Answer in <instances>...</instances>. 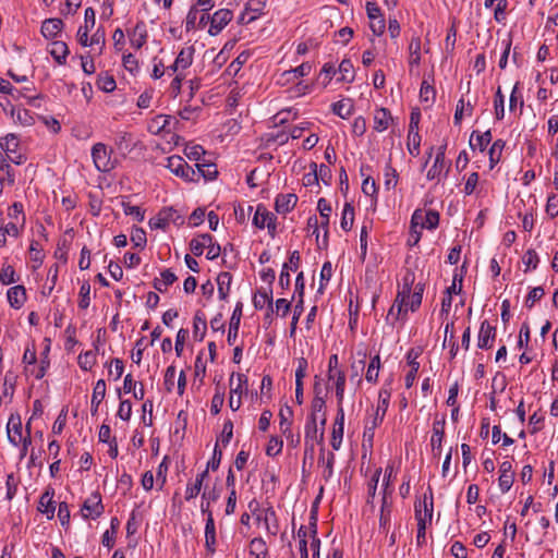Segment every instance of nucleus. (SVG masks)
Returning <instances> with one entry per match:
<instances>
[{"mask_svg": "<svg viewBox=\"0 0 558 558\" xmlns=\"http://www.w3.org/2000/svg\"><path fill=\"white\" fill-rule=\"evenodd\" d=\"M413 282H414V275L408 272L403 277L402 288L398 291L396 300L389 310L387 319H389L390 317H393V320H398L402 314H405L408 312L407 300L412 290Z\"/></svg>", "mask_w": 558, "mask_h": 558, "instance_id": "f257e3e1", "label": "nucleus"}, {"mask_svg": "<svg viewBox=\"0 0 558 558\" xmlns=\"http://www.w3.org/2000/svg\"><path fill=\"white\" fill-rule=\"evenodd\" d=\"M167 168L186 181L196 182V171L182 157L173 155L167 159Z\"/></svg>", "mask_w": 558, "mask_h": 558, "instance_id": "f03ea898", "label": "nucleus"}, {"mask_svg": "<svg viewBox=\"0 0 558 558\" xmlns=\"http://www.w3.org/2000/svg\"><path fill=\"white\" fill-rule=\"evenodd\" d=\"M92 157L96 168L99 171L108 172L113 169V163L110 159V154L107 150V147L102 143H97L93 146Z\"/></svg>", "mask_w": 558, "mask_h": 558, "instance_id": "7ed1b4c3", "label": "nucleus"}, {"mask_svg": "<svg viewBox=\"0 0 558 558\" xmlns=\"http://www.w3.org/2000/svg\"><path fill=\"white\" fill-rule=\"evenodd\" d=\"M82 515L84 519H97L104 512V505L99 493H94L82 506Z\"/></svg>", "mask_w": 558, "mask_h": 558, "instance_id": "20e7f679", "label": "nucleus"}, {"mask_svg": "<svg viewBox=\"0 0 558 558\" xmlns=\"http://www.w3.org/2000/svg\"><path fill=\"white\" fill-rule=\"evenodd\" d=\"M232 17L233 13L228 9L216 11L213 16H210V27L208 29L209 35H218L229 24Z\"/></svg>", "mask_w": 558, "mask_h": 558, "instance_id": "39448f33", "label": "nucleus"}, {"mask_svg": "<svg viewBox=\"0 0 558 558\" xmlns=\"http://www.w3.org/2000/svg\"><path fill=\"white\" fill-rule=\"evenodd\" d=\"M85 25L81 26L77 31V40L78 43L87 47L88 46V32L89 28L95 26L96 14L93 8H87L84 13Z\"/></svg>", "mask_w": 558, "mask_h": 558, "instance_id": "423d86ee", "label": "nucleus"}, {"mask_svg": "<svg viewBox=\"0 0 558 558\" xmlns=\"http://www.w3.org/2000/svg\"><path fill=\"white\" fill-rule=\"evenodd\" d=\"M324 441V428H318L316 417H307L305 424V436L304 442H316L323 445Z\"/></svg>", "mask_w": 558, "mask_h": 558, "instance_id": "0eeeda50", "label": "nucleus"}, {"mask_svg": "<svg viewBox=\"0 0 558 558\" xmlns=\"http://www.w3.org/2000/svg\"><path fill=\"white\" fill-rule=\"evenodd\" d=\"M317 209L322 217L320 227L325 230L323 245L318 244L320 248H326L328 245V226H329V217L331 214V206L325 198H319L317 202Z\"/></svg>", "mask_w": 558, "mask_h": 558, "instance_id": "6e6552de", "label": "nucleus"}, {"mask_svg": "<svg viewBox=\"0 0 558 558\" xmlns=\"http://www.w3.org/2000/svg\"><path fill=\"white\" fill-rule=\"evenodd\" d=\"M496 337V328L490 326L487 320L482 322L478 332V348L489 349Z\"/></svg>", "mask_w": 558, "mask_h": 558, "instance_id": "1a4fd4ad", "label": "nucleus"}, {"mask_svg": "<svg viewBox=\"0 0 558 558\" xmlns=\"http://www.w3.org/2000/svg\"><path fill=\"white\" fill-rule=\"evenodd\" d=\"M445 418L442 417L439 421H435L433 424V435L430 439L432 451L434 456H440L441 453V442L445 436Z\"/></svg>", "mask_w": 558, "mask_h": 558, "instance_id": "9d476101", "label": "nucleus"}, {"mask_svg": "<svg viewBox=\"0 0 558 558\" xmlns=\"http://www.w3.org/2000/svg\"><path fill=\"white\" fill-rule=\"evenodd\" d=\"M63 25L61 19H47L43 22L40 32L45 38L53 39L61 33Z\"/></svg>", "mask_w": 558, "mask_h": 558, "instance_id": "9b49d317", "label": "nucleus"}, {"mask_svg": "<svg viewBox=\"0 0 558 558\" xmlns=\"http://www.w3.org/2000/svg\"><path fill=\"white\" fill-rule=\"evenodd\" d=\"M242 307H243L242 303L239 302L235 305V308L233 310L232 316L230 318L229 331H228V338H227L228 343L230 345L233 344V342L235 341V339L238 337L240 322H241V317H242Z\"/></svg>", "mask_w": 558, "mask_h": 558, "instance_id": "f8f14e48", "label": "nucleus"}, {"mask_svg": "<svg viewBox=\"0 0 558 558\" xmlns=\"http://www.w3.org/2000/svg\"><path fill=\"white\" fill-rule=\"evenodd\" d=\"M296 203L298 196L295 194H279L276 197L275 209L279 214H287L295 207Z\"/></svg>", "mask_w": 558, "mask_h": 558, "instance_id": "ddd939ff", "label": "nucleus"}, {"mask_svg": "<svg viewBox=\"0 0 558 558\" xmlns=\"http://www.w3.org/2000/svg\"><path fill=\"white\" fill-rule=\"evenodd\" d=\"M8 301L14 308H20L26 301V290L23 286H14L7 292Z\"/></svg>", "mask_w": 558, "mask_h": 558, "instance_id": "4468645a", "label": "nucleus"}, {"mask_svg": "<svg viewBox=\"0 0 558 558\" xmlns=\"http://www.w3.org/2000/svg\"><path fill=\"white\" fill-rule=\"evenodd\" d=\"M205 546L207 550L211 554L216 550V529L215 521L213 518V513H209V517L206 519L205 525Z\"/></svg>", "mask_w": 558, "mask_h": 558, "instance_id": "2eb2a0df", "label": "nucleus"}, {"mask_svg": "<svg viewBox=\"0 0 558 558\" xmlns=\"http://www.w3.org/2000/svg\"><path fill=\"white\" fill-rule=\"evenodd\" d=\"M417 356L418 354L415 353L413 349H411L407 355L410 366V372L405 376V387L408 389L412 387L420 368V363L416 361Z\"/></svg>", "mask_w": 558, "mask_h": 558, "instance_id": "dca6fc26", "label": "nucleus"}, {"mask_svg": "<svg viewBox=\"0 0 558 558\" xmlns=\"http://www.w3.org/2000/svg\"><path fill=\"white\" fill-rule=\"evenodd\" d=\"M391 120L390 111L386 108H379L374 116V129L377 132H383L388 129Z\"/></svg>", "mask_w": 558, "mask_h": 558, "instance_id": "f3484780", "label": "nucleus"}, {"mask_svg": "<svg viewBox=\"0 0 558 558\" xmlns=\"http://www.w3.org/2000/svg\"><path fill=\"white\" fill-rule=\"evenodd\" d=\"M8 438L9 441L14 446H17L19 441L23 438L22 423L20 417H17L16 421L13 416L10 417L8 423Z\"/></svg>", "mask_w": 558, "mask_h": 558, "instance_id": "a211bd4d", "label": "nucleus"}, {"mask_svg": "<svg viewBox=\"0 0 558 558\" xmlns=\"http://www.w3.org/2000/svg\"><path fill=\"white\" fill-rule=\"evenodd\" d=\"M415 510V519L417 523L420 520H423L426 523V520H432L433 515V498L430 497V502L427 504L426 498L423 501H418L414 506Z\"/></svg>", "mask_w": 558, "mask_h": 558, "instance_id": "6ab92c4d", "label": "nucleus"}, {"mask_svg": "<svg viewBox=\"0 0 558 558\" xmlns=\"http://www.w3.org/2000/svg\"><path fill=\"white\" fill-rule=\"evenodd\" d=\"M211 241L213 236L209 233L201 234L190 242V250L195 256H201L204 248L211 244Z\"/></svg>", "mask_w": 558, "mask_h": 558, "instance_id": "aec40b11", "label": "nucleus"}, {"mask_svg": "<svg viewBox=\"0 0 558 558\" xmlns=\"http://www.w3.org/2000/svg\"><path fill=\"white\" fill-rule=\"evenodd\" d=\"M195 167L196 181H198L201 177H203L205 180H214L218 174L217 166L215 163L197 162L195 163Z\"/></svg>", "mask_w": 558, "mask_h": 558, "instance_id": "412c9836", "label": "nucleus"}, {"mask_svg": "<svg viewBox=\"0 0 558 558\" xmlns=\"http://www.w3.org/2000/svg\"><path fill=\"white\" fill-rule=\"evenodd\" d=\"M105 396H106V381L104 379H99L94 387L92 401H90V405H92L90 410H92L93 415L97 412L98 407L102 402Z\"/></svg>", "mask_w": 558, "mask_h": 558, "instance_id": "4be33fe9", "label": "nucleus"}, {"mask_svg": "<svg viewBox=\"0 0 558 558\" xmlns=\"http://www.w3.org/2000/svg\"><path fill=\"white\" fill-rule=\"evenodd\" d=\"M147 33L145 29V25L143 22H140L136 24V26L133 28L132 34L130 35V41L132 47L135 49H141L144 44L146 43Z\"/></svg>", "mask_w": 558, "mask_h": 558, "instance_id": "5701e85b", "label": "nucleus"}, {"mask_svg": "<svg viewBox=\"0 0 558 558\" xmlns=\"http://www.w3.org/2000/svg\"><path fill=\"white\" fill-rule=\"evenodd\" d=\"M492 141V132L490 130H487L483 134H480L477 131H473L471 138H470V147L472 149H475L476 147L480 148L481 151H484L486 146Z\"/></svg>", "mask_w": 558, "mask_h": 558, "instance_id": "b1692460", "label": "nucleus"}, {"mask_svg": "<svg viewBox=\"0 0 558 558\" xmlns=\"http://www.w3.org/2000/svg\"><path fill=\"white\" fill-rule=\"evenodd\" d=\"M52 498L53 490L51 493L49 490H46L39 499L38 510L43 513H46L48 519L53 518L56 510L54 501L52 500Z\"/></svg>", "mask_w": 558, "mask_h": 558, "instance_id": "393cba45", "label": "nucleus"}, {"mask_svg": "<svg viewBox=\"0 0 558 558\" xmlns=\"http://www.w3.org/2000/svg\"><path fill=\"white\" fill-rule=\"evenodd\" d=\"M232 276L228 271H222L217 277L218 294L220 300H226L230 292Z\"/></svg>", "mask_w": 558, "mask_h": 558, "instance_id": "a878e982", "label": "nucleus"}, {"mask_svg": "<svg viewBox=\"0 0 558 558\" xmlns=\"http://www.w3.org/2000/svg\"><path fill=\"white\" fill-rule=\"evenodd\" d=\"M195 49L193 46L181 49L174 61V68L187 69L193 62Z\"/></svg>", "mask_w": 558, "mask_h": 558, "instance_id": "bb28decb", "label": "nucleus"}, {"mask_svg": "<svg viewBox=\"0 0 558 558\" xmlns=\"http://www.w3.org/2000/svg\"><path fill=\"white\" fill-rule=\"evenodd\" d=\"M50 54L59 64H64L69 54L68 45L60 40L53 41L51 44Z\"/></svg>", "mask_w": 558, "mask_h": 558, "instance_id": "cd10ccee", "label": "nucleus"}, {"mask_svg": "<svg viewBox=\"0 0 558 558\" xmlns=\"http://www.w3.org/2000/svg\"><path fill=\"white\" fill-rule=\"evenodd\" d=\"M293 415V410L290 407H286V409H281L279 412V418H280V429L283 435L287 437L292 436L291 432V424L292 421L290 420Z\"/></svg>", "mask_w": 558, "mask_h": 558, "instance_id": "c85d7f7f", "label": "nucleus"}, {"mask_svg": "<svg viewBox=\"0 0 558 558\" xmlns=\"http://www.w3.org/2000/svg\"><path fill=\"white\" fill-rule=\"evenodd\" d=\"M253 304L256 310H262L266 304H268V308L271 310L272 305V290L268 291H258L253 298Z\"/></svg>", "mask_w": 558, "mask_h": 558, "instance_id": "c756f323", "label": "nucleus"}, {"mask_svg": "<svg viewBox=\"0 0 558 558\" xmlns=\"http://www.w3.org/2000/svg\"><path fill=\"white\" fill-rule=\"evenodd\" d=\"M250 554L255 558H265L268 554L267 545L260 537H255L250 543Z\"/></svg>", "mask_w": 558, "mask_h": 558, "instance_id": "7c9ffc66", "label": "nucleus"}, {"mask_svg": "<svg viewBox=\"0 0 558 558\" xmlns=\"http://www.w3.org/2000/svg\"><path fill=\"white\" fill-rule=\"evenodd\" d=\"M505 142L502 140H497L494 142L492 147L489 148V168L493 169L499 161L501 157L502 149L505 147Z\"/></svg>", "mask_w": 558, "mask_h": 558, "instance_id": "2f4dec72", "label": "nucleus"}, {"mask_svg": "<svg viewBox=\"0 0 558 558\" xmlns=\"http://www.w3.org/2000/svg\"><path fill=\"white\" fill-rule=\"evenodd\" d=\"M332 112L342 119L350 117L353 112L351 100H340L332 104Z\"/></svg>", "mask_w": 558, "mask_h": 558, "instance_id": "473e14b6", "label": "nucleus"}, {"mask_svg": "<svg viewBox=\"0 0 558 558\" xmlns=\"http://www.w3.org/2000/svg\"><path fill=\"white\" fill-rule=\"evenodd\" d=\"M354 221V208L350 203H345L342 211L340 226L344 231L351 230Z\"/></svg>", "mask_w": 558, "mask_h": 558, "instance_id": "72a5a7b5", "label": "nucleus"}, {"mask_svg": "<svg viewBox=\"0 0 558 558\" xmlns=\"http://www.w3.org/2000/svg\"><path fill=\"white\" fill-rule=\"evenodd\" d=\"M391 505L387 501L386 494L383 496V504L380 508L379 527L387 531L390 524Z\"/></svg>", "mask_w": 558, "mask_h": 558, "instance_id": "f704fd0d", "label": "nucleus"}, {"mask_svg": "<svg viewBox=\"0 0 558 558\" xmlns=\"http://www.w3.org/2000/svg\"><path fill=\"white\" fill-rule=\"evenodd\" d=\"M410 50V60L409 63L411 66L418 65L421 61V39L420 37H414L411 39L409 45Z\"/></svg>", "mask_w": 558, "mask_h": 558, "instance_id": "c9c22d12", "label": "nucleus"}, {"mask_svg": "<svg viewBox=\"0 0 558 558\" xmlns=\"http://www.w3.org/2000/svg\"><path fill=\"white\" fill-rule=\"evenodd\" d=\"M219 498V493L214 488L210 492H204L202 494L201 510L209 517L213 513L210 510V504Z\"/></svg>", "mask_w": 558, "mask_h": 558, "instance_id": "e433bc0d", "label": "nucleus"}, {"mask_svg": "<svg viewBox=\"0 0 558 558\" xmlns=\"http://www.w3.org/2000/svg\"><path fill=\"white\" fill-rule=\"evenodd\" d=\"M0 147L8 154H16V149L19 147L17 137L10 133L5 135L3 138H0Z\"/></svg>", "mask_w": 558, "mask_h": 558, "instance_id": "4c0bfd02", "label": "nucleus"}, {"mask_svg": "<svg viewBox=\"0 0 558 558\" xmlns=\"http://www.w3.org/2000/svg\"><path fill=\"white\" fill-rule=\"evenodd\" d=\"M420 98L424 102L433 104L436 98V89L433 85L428 83L427 80H423L421 89H420Z\"/></svg>", "mask_w": 558, "mask_h": 558, "instance_id": "58836bf2", "label": "nucleus"}, {"mask_svg": "<svg viewBox=\"0 0 558 558\" xmlns=\"http://www.w3.org/2000/svg\"><path fill=\"white\" fill-rule=\"evenodd\" d=\"M339 72L341 74L340 80L343 82L351 83L354 80V68L349 59H343L339 65Z\"/></svg>", "mask_w": 558, "mask_h": 558, "instance_id": "ea45409f", "label": "nucleus"}, {"mask_svg": "<svg viewBox=\"0 0 558 558\" xmlns=\"http://www.w3.org/2000/svg\"><path fill=\"white\" fill-rule=\"evenodd\" d=\"M423 291V286L421 283H417L414 288V291L412 293L410 292L408 298L410 299V303H408V305L410 306V310L412 312H415L420 307L422 303Z\"/></svg>", "mask_w": 558, "mask_h": 558, "instance_id": "a19ab883", "label": "nucleus"}, {"mask_svg": "<svg viewBox=\"0 0 558 558\" xmlns=\"http://www.w3.org/2000/svg\"><path fill=\"white\" fill-rule=\"evenodd\" d=\"M267 217H269V211L264 205L259 204L256 207V211L253 217V225L258 229H264L266 226Z\"/></svg>", "mask_w": 558, "mask_h": 558, "instance_id": "79ce46f5", "label": "nucleus"}, {"mask_svg": "<svg viewBox=\"0 0 558 558\" xmlns=\"http://www.w3.org/2000/svg\"><path fill=\"white\" fill-rule=\"evenodd\" d=\"M421 135L418 131H409L408 134V148L412 156L420 154Z\"/></svg>", "mask_w": 558, "mask_h": 558, "instance_id": "37998d69", "label": "nucleus"}, {"mask_svg": "<svg viewBox=\"0 0 558 558\" xmlns=\"http://www.w3.org/2000/svg\"><path fill=\"white\" fill-rule=\"evenodd\" d=\"M194 338L198 341H203L204 340V337H205V333H206V329H207V324H206V319L205 318H202L198 313H196L195 317H194Z\"/></svg>", "mask_w": 558, "mask_h": 558, "instance_id": "c03bdc74", "label": "nucleus"}, {"mask_svg": "<svg viewBox=\"0 0 558 558\" xmlns=\"http://www.w3.org/2000/svg\"><path fill=\"white\" fill-rule=\"evenodd\" d=\"M379 367H380V357H379V355H375L374 357H372V360L368 364V367H367V372H366V376H365L367 381L375 383L377 380Z\"/></svg>", "mask_w": 558, "mask_h": 558, "instance_id": "a18cd8bd", "label": "nucleus"}, {"mask_svg": "<svg viewBox=\"0 0 558 558\" xmlns=\"http://www.w3.org/2000/svg\"><path fill=\"white\" fill-rule=\"evenodd\" d=\"M78 365L83 371H89L96 363V353L92 350L78 355Z\"/></svg>", "mask_w": 558, "mask_h": 558, "instance_id": "49530a36", "label": "nucleus"}, {"mask_svg": "<svg viewBox=\"0 0 558 558\" xmlns=\"http://www.w3.org/2000/svg\"><path fill=\"white\" fill-rule=\"evenodd\" d=\"M397 183L398 172L390 163H387L385 167V187L387 190L395 189Z\"/></svg>", "mask_w": 558, "mask_h": 558, "instance_id": "de8ad7c7", "label": "nucleus"}, {"mask_svg": "<svg viewBox=\"0 0 558 558\" xmlns=\"http://www.w3.org/2000/svg\"><path fill=\"white\" fill-rule=\"evenodd\" d=\"M251 57L250 51H242L236 59L228 66L229 74L236 75L242 65L245 64Z\"/></svg>", "mask_w": 558, "mask_h": 558, "instance_id": "09e8293b", "label": "nucleus"}, {"mask_svg": "<svg viewBox=\"0 0 558 558\" xmlns=\"http://www.w3.org/2000/svg\"><path fill=\"white\" fill-rule=\"evenodd\" d=\"M225 402V390L220 387H217L216 393L211 399L210 412L214 415H217L223 405Z\"/></svg>", "mask_w": 558, "mask_h": 558, "instance_id": "8fccbe9b", "label": "nucleus"}, {"mask_svg": "<svg viewBox=\"0 0 558 558\" xmlns=\"http://www.w3.org/2000/svg\"><path fill=\"white\" fill-rule=\"evenodd\" d=\"M495 116L497 120H501L505 116V96L500 87L497 88L494 99Z\"/></svg>", "mask_w": 558, "mask_h": 558, "instance_id": "3c124183", "label": "nucleus"}, {"mask_svg": "<svg viewBox=\"0 0 558 558\" xmlns=\"http://www.w3.org/2000/svg\"><path fill=\"white\" fill-rule=\"evenodd\" d=\"M389 398H390V393L387 390H381L379 392V399L380 400H379V402L377 404V409H376L375 415H379V417H381V422L384 421L385 414H386L387 409H388Z\"/></svg>", "mask_w": 558, "mask_h": 558, "instance_id": "603ef678", "label": "nucleus"}, {"mask_svg": "<svg viewBox=\"0 0 558 558\" xmlns=\"http://www.w3.org/2000/svg\"><path fill=\"white\" fill-rule=\"evenodd\" d=\"M90 284L88 281H84L80 289V301H78V307L82 310H86L89 306L90 303Z\"/></svg>", "mask_w": 558, "mask_h": 558, "instance_id": "864d4df0", "label": "nucleus"}, {"mask_svg": "<svg viewBox=\"0 0 558 558\" xmlns=\"http://www.w3.org/2000/svg\"><path fill=\"white\" fill-rule=\"evenodd\" d=\"M16 281L15 270L11 265H3L0 271V282L3 286H8L14 283Z\"/></svg>", "mask_w": 558, "mask_h": 558, "instance_id": "5fc2aeb1", "label": "nucleus"}, {"mask_svg": "<svg viewBox=\"0 0 558 558\" xmlns=\"http://www.w3.org/2000/svg\"><path fill=\"white\" fill-rule=\"evenodd\" d=\"M131 242L135 247L144 248L147 242L146 232L142 228H134L131 233Z\"/></svg>", "mask_w": 558, "mask_h": 558, "instance_id": "6e6d98bb", "label": "nucleus"}, {"mask_svg": "<svg viewBox=\"0 0 558 558\" xmlns=\"http://www.w3.org/2000/svg\"><path fill=\"white\" fill-rule=\"evenodd\" d=\"M545 295V290L542 287H535L533 288L526 299H525V306L527 308H532L534 304L539 301Z\"/></svg>", "mask_w": 558, "mask_h": 558, "instance_id": "4d7b16f0", "label": "nucleus"}, {"mask_svg": "<svg viewBox=\"0 0 558 558\" xmlns=\"http://www.w3.org/2000/svg\"><path fill=\"white\" fill-rule=\"evenodd\" d=\"M282 446L283 441L281 439L276 436H271L266 448V454L269 457L278 456L282 450Z\"/></svg>", "mask_w": 558, "mask_h": 558, "instance_id": "13d9d810", "label": "nucleus"}, {"mask_svg": "<svg viewBox=\"0 0 558 558\" xmlns=\"http://www.w3.org/2000/svg\"><path fill=\"white\" fill-rule=\"evenodd\" d=\"M122 208L126 216H132L136 221L141 222L144 220V211L138 206L123 202Z\"/></svg>", "mask_w": 558, "mask_h": 558, "instance_id": "bf43d9fd", "label": "nucleus"}, {"mask_svg": "<svg viewBox=\"0 0 558 558\" xmlns=\"http://www.w3.org/2000/svg\"><path fill=\"white\" fill-rule=\"evenodd\" d=\"M97 86L104 92H112L116 88V81L112 76L105 74L100 75L97 80Z\"/></svg>", "mask_w": 558, "mask_h": 558, "instance_id": "052dcab7", "label": "nucleus"}, {"mask_svg": "<svg viewBox=\"0 0 558 558\" xmlns=\"http://www.w3.org/2000/svg\"><path fill=\"white\" fill-rule=\"evenodd\" d=\"M445 166H446V161L444 159H441L439 156H436L434 165L427 171V175H426L427 179L434 180V179L438 178L440 175L442 169L445 168Z\"/></svg>", "mask_w": 558, "mask_h": 558, "instance_id": "680f3d73", "label": "nucleus"}, {"mask_svg": "<svg viewBox=\"0 0 558 558\" xmlns=\"http://www.w3.org/2000/svg\"><path fill=\"white\" fill-rule=\"evenodd\" d=\"M439 223V213L436 210H428L424 213V228L433 230Z\"/></svg>", "mask_w": 558, "mask_h": 558, "instance_id": "e2e57ef3", "label": "nucleus"}, {"mask_svg": "<svg viewBox=\"0 0 558 558\" xmlns=\"http://www.w3.org/2000/svg\"><path fill=\"white\" fill-rule=\"evenodd\" d=\"M318 414H320V415L326 414L325 400L322 397H319L318 395H316L312 401V412L308 417H316V420H317Z\"/></svg>", "mask_w": 558, "mask_h": 558, "instance_id": "0e129e2a", "label": "nucleus"}, {"mask_svg": "<svg viewBox=\"0 0 558 558\" xmlns=\"http://www.w3.org/2000/svg\"><path fill=\"white\" fill-rule=\"evenodd\" d=\"M539 258L535 250L530 248L525 252L523 256V264L526 266L525 271L529 268L535 269L538 265Z\"/></svg>", "mask_w": 558, "mask_h": 558, "instance_id": "69168bd1", "label": "nucleus"}, {"mask_svg": "<svg viewBox=\"0 0 558 558\" xmlns=\"http://www.w3.org/2000/svg\"><path fill=\"white\" fill-rule=\"evenodd\" d=\"M184 154L190 160L199 161L205 150L201 145H192L185 147Z\"/></svg>", "mask_w": 558, "mask_h": 558, "instance_id": "338daca9", "label": "nucleus"}, {"mask_svg": "<svg viewBox=\"0 0 558 558\" xmlns=\"http://www.w3.org/2000/svg\"><path fill=\"white\" fill-rule=\"evenodd\" d=\"M545 210L550 218L558 216V195L551 194L548 196Z\"/></svg>", "mask_w": 558, "mask_h": 558, "instance_id": "774afa93", "label": "nucleus"}]
</instances>
